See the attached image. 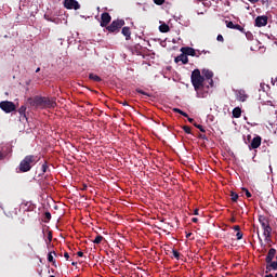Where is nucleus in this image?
<instances>
[{"mask_svg":"<svg viewBox=\"0 0 277 277\" xmlns=\"http://www.w3.org/2000/svg\"><path fill=\"white\" fill-rule=\"evenodd\" d=\"M259 222L264 230L263 235L265 237V241L269 243V241H272V226L269 225V220L265 215H260Z\"/></svg>","mask_w":277,"mask_h":277,"instance_id":"obj_4","label":"nucleus"},{"mask_svg":"<svg viewBox=\"0 0 277 277\" xmlns=\"http://www.w3.org/2000/svg\"><path fill=\"white\" fill-rule=\"evenodd\" d=\"M25 111H27V107L26 106H21L18 109V114L21 116H24V118H26Z\"/></svg>","mask_w":277,"mask_h":277,"instance_id":"obj_24","label":"nucleus"},{"mask_svg":"<svg viewBox=\"0 0 277 277\" xmlns=\"http://www.w3.org/2000/svg\"><path fill=\"white\" fill-rule=\"evenodd\" d=\"M194 124V127L196 128V129H199V131L201 132V133H207V130H205V128L201 126V124H198V123H193Z\"/></svg>","mask_w":277,"mask_h":277,"instance_id":"obj_25","label":"nucleus"},{"mask_svg":"<svg viewBox=\"0 0 277 277\" xmlns=\"http://www.w3.org/2000/svg\"><path fill=\"white\" fill-rule=\"evenodd\" d=\"M137 94H143V96H150V94L144 92L142 89H136Z\"/></svg>","mask_w":277,"mask_h":277,"instance_id":"obj_32","label":"nucleus"},{"mask_svg":"<svg viewBox=\"0 0 277 277\" xmlns=\"http://www.w3.org/2000/svg\"><path fill=\"white\" fill-rule=\"evenodd\" d=\"M109 23H111V15L107 12L102 13L100 22L101 27H108Z\"/></svg>","mask_w":277,"mask_h":277,"instance_id":"obj_8","label":"nucleus"},{"mask_svg":"<svg viewBox=\"0 0 277 277\" xmlns=\"http://www.w3.org/2000/svg\"><path fill=\"white\" fill-rule=\"evenodd\" d=\"M159 31L161 34H168V31H170V26L168 24H161L159 26Z\"/></svg>","mask_w":277,"mask_h":277,"instance_id":"obj_19","label":"nucleus"},{"mask_svg":"<svg viewBox=\"0 0 277 277\" xmlns=\"http://www.w3.org/2000/svg\"><path fill=\"white\" fill-rule=\"evenodd\" d=\"M245 34H246V38H247V40H254V35H252V32H250V31H245Z\"/></svg>","mask_w":277,"mask_h":277,"instance_id":"obj_30","label":"nucleus"},{"mask_svg":"<svg viewBox=\"0 0 277 277\" xmlns=\"http://www.w3.org/2000/svg\"><path fill=\"white\" fill-rule=\"evenodd\" d=\"M183 131H184L185 133H187L188 135H190V133H192V128H189V126H183Z\"/></svg>","mask_w":277,"mask_h":277,"instance_id":"obj_31","label":"nucleus"},{"mask_svg":"<svg viewBox=\"0 0 277 277\" xmlns=\"http://www.w3.org/2000/svg\"><path fill=\"white\" fill-rule=\"evenodd\" d=\"M232 222H235V219H233Z\"/></svg>","mask_w":277,"mask_h":277,"instance_id":"obj_53","label":"nucleus"},{"mask_svg":"<svg viewBox=\"0 0 277 277\" xmlns=\"http://www.w3.org/2000/svg\"><path fill=\"white\" fill-rule=\"evenodd\" d=\"M103 236H101V235H97L96 237H95V239L93 240V243H96V245H98V243H101V241H103Z\"/></svg>","mask_w":277,"mask_h":277,"instance_id":"obj_29","label":"nucleus"},{"mask_svg":"<svg viewBox=\"0 0 277 277\" xmlns=\"http://www.w3.org/2000/svg\"><path fill=\"white\" fill-rule=\"evenodd\" d=\"M188 119V122H190V124H195L196 122H194V118H189V117H186Z\"/></svg>","mask_w":277,"mask_h":277,"instance_id":"obj_41","label":"nucleus"},{"mask_svg":"<svg viewBox=\"0 0 277 277\" xmlns=\"http://www.w3.org/2000/svg\"><path fill=\"white\" fill-rule=\"evenodd\" d=\"M154 3H156V5H163L166 0H154Z\"/></svg>","mask_w":277,"mask_h":277,"instance_id":"obj_34","label":"nucleus"},{"mask_svg":"<svg viewBox=\"0 0 277 277\" xmlns=\"http://www.w3.org/2000/svg\"><path fill=\"white\" fill-rule=\"evenodd\" d=\"M123 25H126L124 19H114L110 25L106 27V31H108L109 34H120Z\"/></svg>","mask_w":277,"mask_h":277,"instance_id":"obj_5","label":"nucleus"},{"mask_svg":"<svg viewBox=\"0 0 277 277\" xmlns=\"http://www.w3.org/2000/svg\"><path fill=\"white\" fill-rule=\"evenodd\" d=\"M192 222H194V224H197L198 217H193V219H192Z\"/></svg>","mask_w":277,"mask_h":277,"instance_id":"obj_44","label":"nucleus"},{"mask_svg":"<svg viewBox=\"0 0 277 277\" xmlns=\"http://www.w3.org/2000/svg\"><path fill=\"white\" fill-rule=\"evenodd\" d=\"M250 3H259V0H248Z\"/></svg>","mask_w":277,"mask_h":277,"instance_id":"obj_47","label":"nucleus"},{"mask_svg":"<svg viewBox=\"0 0 277 277\" xmlns=\"http://www.w3.org/2000/svg\"><path fill=\"white\" fill-rule=\"evenodd\" d=\"M225 23L228 29H237V31H241V34H246V29L243 28V26L239 24H234L233 22H228V21H225Z\"/></svg>","mask_w":277,"mask_h":277,"instance_id":"obj_12","label":"nucleus"},{"mask_svg":"<svg viewBox=\"0 0 277 277\" xmlns=\"http://www.w3.org/2000/svg\"><path fill=\"white\" fill-rule=\"evenodd\" d=\"M48 240L53 241V233L51 232L48 233Z\"/></svg>","mask_w":277,"mask_h":277,"instance_id":"obj_39","label":"nucleus"},{"mask_svg":"<svg viewBox=\"0 0 277 277\" xmlns=\"http://www.w3.org/2000/svg\"><path fill=\"white\" fill-rule=\"evenodd\" d=\"M174 114H180L181 116H184V118H189V115L187 113L181 110V108H173Z\"/></svg>","mask_w":277,"mask_h":277,"instance_id":"obj_22","label":"nucleus"},{"mask_svg":"<svg viewBox=\"0 0 277 277\" xmlns=\"http://www.w3.org/2000/svg\"><path fill=\"white\" fill-rule=\"evenodd\" d=\"M203 77H206V82L209 85V88H213V71L209 69L202 70Z\"/></svg>","mask_w":277,"mask_h":277,"instance_id":"obj_9","label":"nucleus"},{"mask_svg":"<svg viewBox=\"0 0 277 277\" xmlns=\"http://www.w3.org/2000/svg\"><path fill=\"white\" fill-rule=\"evenodd\" d=\"M42 174H45L47 170H49V164L47 161L41 166Z\"/></svg>","mask_w":277,"mask_h":277,"instance_id":"obj_28","label":"nucleus"},{"mask_svg":"<svg viewBox=\"0 0 277 277\" xmlns=\"http://www.w3.org/2000/svg\"><path fill=\"white\" fill-rule=\"evenodd\" d=\"M216 40H217V42H223L224 41V36L217 35Z\"/></svg>","mask_w":277,"mask_h":277,"instance_id":"obj_37","label":"nucleus"},{"mask_svg":"<svg viewBox=\"0 0 277 277\" xmlns=\"http://www.w3.org/2000/svg\"><path fill=\"white\" fill-rule=\"evenodd\" d=\"M89 79H91V81H95L96 83H101V81H103V79H101V77L95 74H90Z\"/></svg>","mask_w":277,"mask_h":277,"instance_id":"obj_20","label":"nucleus"},{"mask_svg":"<svg viewBox=\"0 0 277 277\" xmlns=\"http://www.w3.org/2000/svg\"><path fill=\"white\" fill-rule=\"evenodd\" d=\"M267 15H261L255 18V27H265L267 25Z\"/></svg>","mask_w":277,"mask_h":277,"instance_id":"obj_11","label":"nucleus"},{"mask_svg":"<svg viewBox=\"0 0 277 277\" xmlns=\"http://www.w3.org/2000/svg\"><path fill=\"white\" fill-rule=\"evenodd\" d=\"M40 161V157L36 155H27L24 159L19 162L18 170L22 173L29 172L36 163Z\"/></svg>","mask_w":277,"mask_h":277,"instance_id":"obj_2","label":"nucleus"},{"mask_svg":"<svg viewBox=\"0 0 277 277\" xmlns=\"http://www.w3.org/2000/svg\"><path fill=\"white\" fill-rule=\"evenodd\" d=\"M271 269H274V272H276V269H277V262L276 261L267 263V265H266V274H269Z\"/></svg>","mask_w":277,"mask_h":277,"instance_id":"obj_18","label":"nucleus"},{"mask_svg":"<svg viewBox=\"0 0 277 277\" xmlns=\"http://www.w3.org/2000/svg\"><path fill=\"white\" fill-rule=\"evenodd\" d=\"M236 94L238 101H240L241 103H246V101H248V94H246V91L238 90Z\"/></svg>","mask_w":277,"mask_h":277,"instance_id":"obj_15","label":"nucleus"},{"mask_svg":"<svg viewBox=\"0 0 277 277\" xmlns=\"http://www.w3.org/2000/svg\"><path fill=\"white\" fill-rule=\"evenodd\" d=\"M190 81L195 92H197L198 98H207V94H209V84L207 83L205 77L200 74V69L193 70Z\"/></svg>","mask_w":277,"mask_h":277,"instance_id":"obj_1","label":"nucleus"},{"mask_svg":"<svg viewBox=\"0 0 277 277\" xmlns=\"http://www.w3.org/2000/svg\"><path fill=\"white\" fill-rule=\"evenodd\" d=\"M122 36H124L126 40H131V28L129 26H124L121 29Z\"/></svg>","mask_w":277,"mask_h":277,"instance_id":"obj_17","label":"nucleus"},{"mask_svg":"<svg viewBox=\"0 0 277 277\" xmlns=\"http://www.w3.org/2000/svg\"><path fill=\"white\" fill-rule=\"evenodd\" d=\"M121 104L123 105V107H128L129 106V103L127 101L122 102Z\"/></svg>","mask_w":277,"mask_h":277,"instance_id":"obj_43","label":"nucleus"},{"mask_svg":"<svg viewBox=\"0 0 277 277\" xmlns=\"http://www.w3.org/2000/svg\"><path fill=\"white\" fill-rule=\"evenodd\" d=\"M64 256L66 258L67 261H68V259H70V255L68 254V252H65Z\"/></svg>","mask_w":277,"mask_h":277,"instance_id":"obj_42","label":"nucleus"},{"mask_svg":"<svg viewBox=\"0 0 277 277\" xmlns=\"http://www.w3.org/2000/svg\"><path fill=\"white\" fill-rule=\"evenodd\" d=\"M0 109L5 114H12V111H16V105L10 101L0 102Z\"/></svg>","mask_w":277,"mask_h":277,"instance_id":"obj_6","label":"nucleus"},{"mask_svg":"<svg viewBox=\"0 0 277 277\" xmlns=\"http://www.w3.org/2000/svg\"><path fill=\"white\" fill-rule=\"evenodd\" d=\"M181 52L186 56L190 55V57H200V55L196 54V50L190 47L181 48Z\"/></svg>","mask_w":277,"mask_h":277,"instance_id":"obj_10","label":"nucleus"},{"mask_svg":"<svg viewBox=\"0 0 277 277\" xmlns=\"http://www.w3.org/2000/svg\"><path fill=\"white\" fill-rule=\"evenodd\" d=\"M199 214V210L198 209H195L194 210V215H198Z\"/></svg>","mask_w":277,"mask_h":277,"instance_id":"obj_46","label":"nucleus"},{"mask_svg":"<svg viewBox=\"0 0 277 277\" xmlns=\"http://www.w3.org/2000/svg\"><path fill=\"white\" fill-rule=\"evenodd\" d=\"M265 277H274V275H272V274H268V275H266Z\"/></svg>","mask_w":277,"mask_h":277,"instance_id":"obj_51","label":"nucleus"},{"mask_svg":"<svg viewBox=\"0 0 277 277\" xmlns=\"http://www.w3.org/2000/svg\"><path fill=\"white\" fill-rule=\"evenodd\" d=\"M242 192H245L247 198H252V193H250V190H248L247 188H242Z\"/></svg>","mask_w":277,"mask_h":277,"instance_id":"obj_33","label":"nucleus"},{"mask_svg":"<svg viewBox=\"0 0 277 277\" xmlns=\"http://www.w3.org/2000/svg\"><path fill=\"white\" fill-rule=\"evenodd\" d=\"M51 277H55V276L52 275Z\"/></svg>","mask_w":277,"mask_h":277,"instance_id":"obj_54","label":"nucleus"},{"mask_svg":"<svg viewBox=\"0 0 277 277\" xmlns=\"http://www.w3.org/2000/svg\"><path fill=\"white\" fill-rule=\"evenodd\" d=\"M4 156L3 154L0 151V161L3 160Z\"/></svg>","mask_w":277,"mask_h":277,"instance_id":"obj_48","label":"nucleus"},{"mask_svg":"<svg viewBox=\"0 0 277 277\" xmlns=\"http://www.w3.org/2000/svg\"><path fill=\"white\" fill-rule=\"evenodd\" d=\"M64 8L66 10H80L81 4L77 0H64Z\"/></svg>","mask_w":277,"mask_h":277,"instance_id":"obj_7","label":"nucleus"},{"mask_svg":"<svg viewBox=\"0 0 277 277\" xmlns=\"http://www.w3.org/2000/svg\"><path fill=\"white\" fill-rule=\"evenodd\" d=\"M233 116H234V118H241V108H239V107L234 108Z\"/></svg>","mask_w":277,"mask_h":277,"instance_id":"obj_21","label":"nucleus"},{"mask_svg":"<svg viewBox=\"0 0 277 277\" xmlns=\"http://www.w3.org/2000/svg\"><path fill=\"white\" fill-rule=\"evenodd\" d=\"M230 198L233 202H237V200H239V195L235 192H230Z\"/></svg>","mask_w":277,"mask_h":277,"instance_id":"obj_23","label":"nucleus"},{"mask_svg":"<svg viewBox=\"0 0 277 277\" xmlns=\"http://www.w3.org/2000/svg\"><path fill=\"white\" fill-rule=\"evenodd\" d=\"M71 265L75 267L77 266V262H72Z\"/></svg>","mask_w":277,"mask_h":277,"instance_id":"obj_50","label":"nucleus"},{"mask_svg":"<svg viewBox=\"0 0 277 277\" xmlns=\"http://www.w3.org/2000/svg\"><path fill=\"white\" fill-rule=\"evenodd\" d=\"M234 230H236L237 233H239V230H241V227L239 225H235L234 226Z\"/></svg>","mask_w":277,"mask_h":277,"instance_id":"obj_40","label":"nucleus"},{"mask_svg":"<svg viewBox=\"0 0 277 277\" xmlns=\"http://www.w3.org/2000/svg\"><path fill=\"white\" fill-rule=\"evenodd\" d=\"M190 236H192V233H188V234L186 235V239H189Z\"/></svg>","mask_w":277,"mask_h":277,"instance_id":"obj_49","label":"nucleus"},{"mask_svg":"<svg viewBox=\"0 0 277 277\" xmlns=\"http://www.w3.org/2000/svg\"><path fill=\"white\" fill-rule=\"evenodd\" d=\"M236 237H237V240H238V241L241 240V239H243V233L237 232Z\"/></svg>","mask_w":277,"mask_h":277,"instance_id":"obj_35","label":"nucleus"},{"mask_svg":"<svg viewBox=\"0 0 277 277\" xmlns=\"http://www.w3.org/2000/svg\"><path fill=\"white\" fill-rule=\"evenodd\" d=\"M274 256H276V249L272 248L268 250V253L266 255V263H272V261H274Z\"/></svg>","mask_w":277,"mask_h":277,"instance_id":"obj_16","label":"nucleus"},{"mask_svg":"<svg viewBox=\"0 0 277 277\" xmlns=\"http://www.w3.org/2000/svg\"><path fill=\"white\" fill-rule=\"evenodd\" d=\"M172 254H173V256H174V259H176V261H180V259H181V253L179 252V251H176V250H172Z\"/></svg>","mask_w":277,"mask_h":277,"instance_id":"obj_26","label":"nucleus"},{"mask_svg":"<svg viewBox=\"0 0 277 277\" xmlns=\"http://www.w3.org/2000/svg\"><path fill=\"white\" fill-rule=\"evenodd\" d=\"M53 254H55V251L50 252V253L48 254V261H49V263H55V260L53 259Z\"/></svg>","mask_w":277,"mask_h":277,"instance_id":"obj_27","label":"nucleus"},{"mask_svg":"<svg viewBox=\"0 0 277 277\" xmlns=\"http://www.w3.org/2000/svg\"><path fill=\"white\" fill-rule=\"evenodd\" d=\"M263 138H261L260 135L253 137V140L251 141V144L249 145V148L255 150V148H259L261 146V142Z\"/></svg>","mask_w":277,"mask_h":277,"instance_id":"obj_13","label":"nucleus"},{"mask_svg":"<svg viewBox=\"0 0 277 277\" xmlns=\"http://www.w3.org/2000/svg\"><path fill=\"white\" fill-rule=\"evenodd\" d=\"M36 72H40V67H38V68L36 69Z\"/></svg>","mask_w":277,"mask_h":277,"instance_id":"obj_52","label":"nucleus"},{"mask_svg":"<svg viewBox=\"0 0 277 277\" xmlns=\"http://www.w3.org/2000/svg\"><path fill=\"white\" fill-rule=\"evenodd\" d=\"M198 137L199 140H206V142H209V137H207L206 134H199Z\"/></svg>","mask_w":277,"mask_h":277,"instance_id":"obj_36","label":"nucleus"},{"mask_svg":"<svg viewBox=\"0 0 277 277\" xmlns=\"http://www.w3.org/2000/svg\"><path fill=\"white\" fill-rule=\"evenodd\" d=\"M174 62H175V64H179V62H182V64H188L189 63V58L187 57L186 54H184L182 52V54H180L177 57H175Z\"/></svg>","mask_w":277,"mask_h":277,"instance_id":"obj_14","label":"nucleus"},{"mask_svg":"<svg viewBox=\"0 0 277 277\" xmlns=\"http://www.w3.org/2000/svg\"><path fill=\"white\" fill-rule=\"evenodd\" d=\"M77 255H78V256H83V251H78V252H77Z\"/></svg>","mask_w":277,"mask_h":277,"instance_id":"obj_45","label":"nucleus"},{"mask_svg":"<svg viewBox=\"0 0 277 277\" xmlns=\"http://www.w3.org/2000/svg\"><path fill=\"white\" fill-rule=\"evenodd\" d=\"M30 105L32 107H42V108L52 107L53 108V107H56L57 103H55V100L53 98L37 95L32 100H30Z\"/></svg>","mask_w":277,"mask_h":277,"instance_id":"obj_3","label":"nucleus"},{"mask_svg":"<svg viewBox=\"0 0 277 277\" xmlns=\"http://www.w3.org/2000/svg\"><path fill=\"white\" fill-rule=\"evenodd\" d=\"M44 217L45 220H48V222L51 220V212H45L44 213Z\"/></svg>","mask_w":277,"mask_h":277,"instance_id":"obj_38","label":"nucleus"}]
</instances>
